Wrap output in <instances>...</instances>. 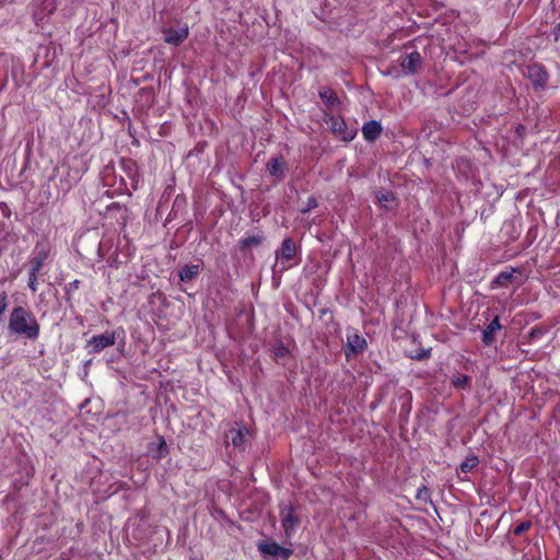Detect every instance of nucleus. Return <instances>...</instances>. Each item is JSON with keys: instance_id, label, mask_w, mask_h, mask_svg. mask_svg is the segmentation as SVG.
<instances>
[{"instance_id": "nucleus-33", "label": "nucleus", "mask_w": 560, "mask_h": 560, "mask_svg": "<svg viewBox=\"0 0 560 560\" xmlns=\"http://www.w3.org/2000/svg\"><path fill=\"white\" fill-rule=\"evenodd\" d=\"M37 275L38 273H34V276L28 277V288L32 290V292L37 291Z\"/></svg>"}, {"instance_id": "nucleus-36", "label": "nucleus", "mask_w": 560, "mask_h": 560, "mask_svg": "<svg viewBox=\"0 0 560 560\" xmlns=\"http://www.w3.org/2000/svg\"><path fill=\"white\" fill-rule=\"evenodd\" d=\"M428 494H429V490H428V488H427V487H424V486H423L422 488H420V489L418 490L417 498H418V499H425Z\"/></svg>"}, {"instance_id": "nucleus-19", "label": "nucleus", "mask_w": 560, "mask_h": 560, "mask_svg": "<svg viewBox=\"0 0 560 560\" xmlns=\"http://www.w3.org/2000/svg\"><path fill=\"white\" fill-rule=\"evenodd\" d=\"M451 384L457 389H470L471 378L468 375L458 374L451 380Z\"/></svg>"}, {"instance_id": "nucleus-35", "label": "nucleus", "mask_w": 560, "mask_h": 560, "mask_svg": "<svg viewBox=\"0 0 560 560\" xmlns=\"http://www.w3.org/2000/svg\"><path fill=\"white\" fill-rule=\"evenodd\" d=\"M527 132V129L524 125H517L516 128H515V133L517 135L518 138H523Z\"/></svg>"}, {"instance_id": "nucleus-13", "label": "nucleus", "mask_w": 560, "mask_h": 560, "mask_svg": "<svg viewBox=\"0 0 560 560\" xmlns=\"http://www.w3.org/2000/svg\"><path fill=\"white\" fill-rule=\"evenodd\" d=\"M265 242V235L262 232H259L255 235L243 237L238 241L237 245L242 253H246L252 248H257Z\"/></svg>"}, {"instance_id": "nucleus-7", "label": "nucleus", "mask_w": 560, "mask_h": 560, "mask_svg": "<svg viewBox=\"0 0 560 560\" xmlns=\"http://www.w3.org/2000/svg\"><path fill=\"white\" fill-rule=\"evenodd\" d=\"M57 58V48L52 43L39 45L34 57V63H40L42 68H49Z\"/></svg>"}, {"instance_id": "nucleus-25", "label": "nucleus", "mask_w": 560, "mask_h": 560, "mask_svg": "<svg viewBox=\"0 0 560 560\" xmlns=\"http://www.w3.org/2000/svg\"><path fill=\"white\" fill-rule=\"evenodd\" d=\"M289 353V349L287 346H284L282 342H278L275 347H273V354H275V358L276 359H279V358H284L287 357Z\"/></svg>"}, {"instance_id": "nucleus-12", "label": "nucleus", "mask_w": 560, "mask_h": 560, "mask_svg": "<svg viewBox=\"0 0 560 560\" xmlns=\"http://www.w3.org/2000/svg\"><path fill=\"white\" fill-rule=\"evenodd\" d=\"M502 326L500 324L499 316H495L488 326L482 330V342L486 346H492L495 341V332L501 330Z\"/></svg>"}, {"instance_id": "nucleus-3", "label": "nucleus", "mask_w": 560, "mask_h": 560, "mask_svg": "<svg viewBox=\"0 0 560 560\" xmlns=\"http://www.w3.org/2000/svg\"><path fill=\"white\" fill-rule=\"evenodd\" d=\"M325 116V122L336 137L347 142L353 140L357 135L355 128H348L345 119L340 116L332 114H326Z\"/></svg>"}, {"instance_id": "nucleus-18", "label": "nucleus", "mask_w": 560, "mask_h": 560, "mask_svg": "<svg viewBox=\"0 0 560 560\" xmlns=\"http://www.w3.org/2000/svg\"><path fill=\"white\" fill-rule=\"evenodd\" d=\"M46 258L47 253L45 250L37 252L36 255L30 260L31 269L28 276H34V273H38L42 270Z\"/></svg>"}, {"instance_id": "nucleus-23", "label": "nucleus", "mask_w": 560, "mask_h": 560, "mask_svg": "<svg viewBox=\"0 0 560 560\" xmlns=\"http://www.w3.org/2000/svg\"><path fill=\"white\" fill-rule=\"evenodd\" d=\"M478 463H479V459L476 456L466 458V460H464L460 464L459 470H460V472L467 474V472L471 471L478 465Z\"/></svg>"}, {"instance_id": "nucleus-21", "label": "nucleus", "mask_w": 560, "mask_h": 560, "mask_svg": "<svg viewBox=\"0 0 560 560\" xmlns=\"http://www.w3.org/2000/svg\"><path fill=\"white\" fill-rule=\"evenodd\" d=\"M513 272L514 270L512 271H501L493 280V283H495L499 287H506L512 278H513Z\"/></svg>"}, {"instance_id": "nucleus-6", "label": "nucleus", "mask_w": 560, "mask_h": 560, "mask_svg": "<svg viewBox=\"0 0 560 560\" xmlns=\"http://www.w3.org/2000/svg\"><path fill=\"white\" fill-rule=\"evenodd\" d=\"M258 550L264 556H271L276 560H288L292 550L278 545L276 541H262L258 545Z\"/></svg>"}, {"instance_id": "nucleus-16", "label": "nucleus", "mask_w": 560, "mask_h": 560, "mask_svg": "<svg viewBox=\"0 0 560 560\" xmlns=\"http://www.w3.org/2000/svg\"><path fill=\"white\" fill-rule=\"evenodd\" d=\"M201 271L200 265H185L178 271L179 280L184 283L195 280Z\"/></svg>"}, {"instance_id": "nucleus-15", "label": "nucleus", "mask_w": 560, "mask_h": 560, "mask_svg": "<svg viewBox=\"0 0 560 560\" xmlns=\"http://www.w3.org/2000/svg\"><path fill=\"white\" fill-rule=\"evenodd\" d=\"M318 95L320 100L325 103V105L331 110L337 108L341 103L336 92L330 88H319Z\"/></svg>"}, {"instance_id": "nucleus-26", "label": "nucleus", "mask_w": 560, "mask_h": 560, "mask_svg": "<svg viewBox=\"0 0 560 560\" xmlns=\"http://www.w3.org/2000/svg\"><path fill=\"white\" fill-rule=\"evenodd\" d=\"M532 521H523L514 527L513 533L516 536H521L523 533L528 530L532 527Z\"/></svg>"}, {"instance_id": "nucleus-29", "label": "nucleus", "mask_w": 560, "mask_h": 560, "mask_svg": "<svg viewBox=\"0 0 560 560\" xmlns=\"http://www.w3.org/2000/svg\"><path fill=\"white\" fill-rule=\"evenodd\" d=\"M158 457L159 458H162L164 457L167 453H168V448H167V445H166V442L163 438H161L160 440V443H159V446H158Z\"/></svg>"}, {"instance_id": "nucleus-24", "label": "nucleus", "mask_w": 560, "mask_h": 560, "mask_svg": "<svg viewBox=\"0 0 560 560\" xmlns=\"http://www.w3.org/2000/svg\"><path fill=\"white\" fill-rule=\"evenodd\" d=\"M80 280H73L72 282L68 283L65 288L66 291V301L69 302L71 300L72 294L79 289L80 287Z\"/></svg>"}, {"instance_id": "nucleus-27", "label": "nucleus", "mask_w": 560, "mask_h": 560, "mask_svg": "<svg viewBox=\"0 0 560 560\" xmlns=\"http://www.w3.org/2000/svg\"><path fill=\"white\" fill-rule=\"evenodd\" d=\"M318 206L317 199L314 196H310L307 198L306 205L303 209H301V212L303 214L308 213L311 210L315 209Z\"/></svg>"}, {"instance_id": "nucleus-28", "label": "nucleus", "mask_w": 560, "mask_h": 560, "mask_svg": "<svg viewBox=\"0 0 560 560\" xmlns=\"http://www.w3.org/2000/svg\"><path fill=\"white\" fill-rule=\"evenodd\" d=\"M431 355V349H421L411 355L413 360L423 361L429 359Z\"/></svg>"}, {"instance_id": "nucleus-30", "label": "nucleus", "mask_w": 560, "mask_h": 560, "mask_svg": "<svg viewBox=\"0 0 560 560\" xmlns=\"http://www.w3.org/2000/svg\"><path fill=\"white\" fill-rule=\"evenodd\" d=\"M8 307V295L4 291L0 292V317L5 312Z\"/></svg>"}, {"instance_id": "nucleus-8", "label": "nucleus", "mask_w": 560, "mask_h": 560, "mask_svg": "<svg viewBox=\"0 0 560 560\" xmlns=\"http://www.w3.org/2000/svg\"><path fill=\"white\" fill-rule=\"evenodd\" d=\"M399 62L406 74H416L421 69L422 56L419 51L413 50L410 54L401 56Z\"/></svg>"}, {"instance_id": "nucleus-10", "label": "nucleus", "mask_w": 560, "mask_h": 560, "mask_svg": "<svg viewBox=\"0 0 560 560\" xmlns=\"http://www.w3.org/2000/svg\"><path fill=\"white\" fill-rule=\"evenodd\" d=\"M163 34L165 43L174 46H179L188 37L189 31L188 26L185 25L179 28H165L163 31Z\"/></svg>"}, {"instance_id": "nucleus-4", "label": "nucleus", "mask_w": 560, "mask_h": 560, "mask_svg": "<svg viewBox=\"0 0 560 560\" xmlns=\"http://www.w3.org/2000/svg\"><path fill=\"white\" fill-rule=\"evenodd\" d=\"M525 75L532 82L535 91L544 90L549 80V73L541 63H532L526 67Z\"/></svg>"}, {"instance_id": "nucleus-14", "label": "nucleus", "mask_w": 560, "mask_h": 560, "mask_svg": "<svg viewBox=\"0 0 560 560\" xmlns=\"http://www.w3.org/2000/svg\"><path fill=\"white\" fill-rule=\"evenodd\" d=\"M362 133L366 141L374 142L377 140L382 133V125L377 120L366 121L362 126Z\"/></svg>"}, {"instance_id": "nucleus-22", "label": "nucleus", "mask_w": 560, "mask_h": 560, "mask_svg": "<svg viewBox=\"0 0 560 560\" xmlns=\"http://www.w3.org/2000/svg\"><path fill=\"white\" fill-rule=\"evenodd\" d=\"M547 331H548L547 328H545L542 326L537 325V326L533 327L528 334V341L535 342V341L539 340L547 334Z\"/></svg>"}, {"instance_id": "nucleus-9", "label": "nucleus", "mask_w": 560, "mask_h": 560, "mask_svg": "<svg viewBox=\"0 0 560 560\" xmlns=\"http://www.w3.org/2000/svg\"><path fill=\"white\" fill-rule=\"evenodd\" d=\"M347 339L348 342L347 348L345 350L347 359H349L351 355L362 353L365 350L366 341L362 336L353 332L351 335H348Z\"/></svg>"}, {"instance_id": "nucleus-17", "label": "nucleus", "mask_w": 560, "mask_h": 560, "mask_svg": "<svg viewBox=\"0 0 560 560\" xmlns=\"http://www.w3.org/2000/svg\"><path fill=\"white\" fill-rule=\"evenodd\" d=\"M276 254H277V257L280 255L281 259L291 260L296 254L295 242L290 237L284 238L281 244L280 249L277 250Z\"/></svg>"}, {"instance_id": "nucleus-2", "label": "nucleus", "mask_w": 560, "mask_h": 560, "mask_svg": "<svg viewBox=\"0 0 560 560\" xmlns=\"http://www.w3.org/2000/svg\"><path fill=\"white\" fill-rule=\"evenodd\" d=\"M281 526L285 536L290 537L301 524V518L298 515L294 506L290 502L282 501L279 504Z\"/></svg>"}, {"instance_id": "nucleus-32", "label": "nucleus", "mask_w": 560, "mask_h": 560, "mask_svg": "<svg viewBox=\"0 0 560 560\" xmlns=\"http://www.w3.org/2000/svg\"><path fill=\"white\" fill-rule=\"evenodd\" d=\"M377 199L381 203H386V202L393 201L395 199V197H394L393 192L388 191V192H385V194H382L381 196H378Z\"/></svg>"}, {"instance_id": "nucleus-31", "label": "nucleus", "mask_w": 560, "mask_h": 560, "mask_svg": "<svg viewBox=\"0 0 560 560\" xmlns=\"http://www.w3.org/2000/svg\"><path fill=\"white\" fill-rule=\"evenodd\" d=\"M400 399L405 400V404L402 405V409H405L406 412H409L410 411V400H411L410 392H406L402 396H400Z\"/></svg>"}, {"instance_id": "nucleus-20", "label": "nucleus", "mask_w": 560, "mask_h": 560, "mask_svg": "<svg viewBox=\"0 0 560 560\" xmlns=\"http://www.w3.org/2000/svg\"><path fill=\"white\" fill-rule=\"evenodd\" d=\"M228 438L231 439V442L235 447H242L244 445L245 435H244L243 430H241V429L231 430Z\"/></svg>"}, {"instance_id": "nucleus-34", "label": "nucleus", "mask_w": 560, "mask_h": 560, "mask_svg": "<svg viewBox=\"0 0 560 560\" xmlns=\"http://www.w3.org/2000/svg\"><path fill=\"white\" fill-rule=\"evenodd\" d=\"M551 35L553 37V42H560V22L555 26V28L551 32Z\"/></svg>"}, {"instance_id": "nucleus-5", "label": "nucleus", "mask_w": 560, "mask_h": 560, "mask_svg": "<svg viewBox=\"0 0 560 560\" xmlns=\"http://www.w3.org/2000/svg\"><path fill=\"white\" fill-rule=\"evenodd\" d=\"M116 337L117 331H105L88 340L85 348L89 349L90 354L100 353L104 349L114 346Z\"/></svg>"}, {"instance_id": "nucleus-11", "label": "nucleus", "mask_w": 560, "mask_h": 560, "mask_svg": "<svg viewBox=\"0 0 560 560\" xmlns=\"http://www.w3.org/2000/svg\"><path fill=\"white\" fill-rule=\"evenodd\" d=\"M267 170L277 180H282L285 177L287 163L281 155L273 156L267 163Z\"/></svg>"}, {"instance_id": "nucleus-1", "label": "nucleus", "mask_w": 560, "mask_h": 560, "mask_svg": "<svg viewBox=\"0 0 560 560\" xmlns=\"http://www.w3.org/2000/svg\"><path fill=\"white\" fill-rule=\"evenodd\" d=\"M8 330L10 335L36 340L40 332V325L30 310L15 306L9 315Z\"/></svg>"}]
</instances>
